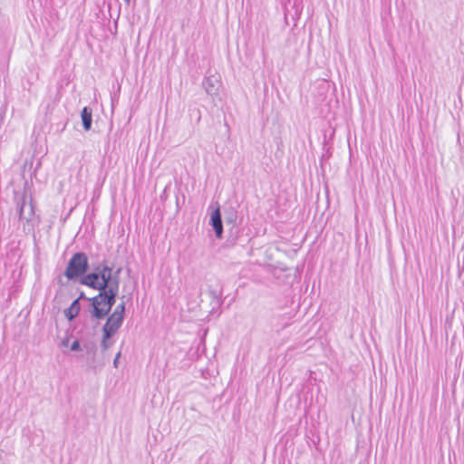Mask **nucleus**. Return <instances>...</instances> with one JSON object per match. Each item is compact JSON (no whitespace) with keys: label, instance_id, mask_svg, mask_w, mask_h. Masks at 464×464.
Segmentation results:
<instances>
[{"label":"nucleus","instance_id":"423d86ee","mask_svg":"<svg viewBox=\"0 0 464 464\" xmlns=\"http://www.w3.org/2000/svg\"><path fill=\"white\" fill-rule=\"evenodd\" d=\"M209 224L213 227L216 237L218 239L222 238L223 223L221 218V213L218 208L211 213Z\"/></svg>","mask_w":464,"mask_h":464},{"label":"nucleus","instance_id":"0eeeda50","mask_svg":"<svg viewBox=\"0 0 464 464\" xmlns=\"http://www.w3.org/2000/svg\"><path fill=\"white\" fill-rule=\"evenodd\" d=\"M81 311V304L79 299L72 301L71 305L64 310V314L69 321H72L76 318Z\"/></svg>","mask_w":464,"mask_h":464},{"label":"nucleus","instance_id":"20e7f679","mask_svg":"<svg viewBox=\"0 0 464 464\" xmlns=\"http://www.w3.org/2000/svg\"><path fill=\"white\" fill-rule=\"evenodd\" d=\"M123 320L124 319L121 318L120 316H116L111 314L102 327V332H105L106 334L105 336H113L121 328Z\"/></svg>","mask_w":464,"mask_h":464},{"label":"nucleus","instance_id":"4468645a","mask_svg":"<svg viewBox=\"0 0 464 464\" xmlns=\"http://www.w3.org/2000/svg\"><path fill=\"white\" fill-rule=\"evenodd\" d=\"M123 1H124V3H125L126 5H130V0H123Z\"/></svg>","mask_w":464,"mask_h":464},{"label":"nucleus","instance_id":"f257e3e1","mask_svg":"<svg viewBox=\"0 0 464 464\" xmlns=\"http://www.w3.org/2000/svg\"><path fill=\"white\" fill-rule=\"evenodd\" d=\"M121 272V267L113 270L107 261L103 260L92 272L80 279L82 285L99 291L97 295L88 298L92 317L99 320L105 318L115 304L120 290Z\"/></svg>","mask_w":464,"mask_h":464},{"label":"nucleus","instance_id":"39448f33","mask_svg":"<svg viewBox=\"0 0 464 464\" xmlns=\"http://www.w3.org/2000/svg\"><path fill=\"white\" fill-rule=\"evenodd\" d=\"M18 212L19 218L21 220L29 222L34 215V208L32 204V199L27 201L25 197H24L21 201L18 202Z\"/></svg>","mask_w":464,"mask_h":464},{"label":"nucleus","instance_id":"7ed1b4c3","mask_svg":"<svg viewBox=\"0 0 464 464\" xmlns=\"http://www.w3.org/2000/svg\"><path fill=\"white\" fill-rule=\"evenodd\" d=\"M202 84L208 95L212 97L218 95V91L221 86L220 77L218 75H209L205 77Z\"/></svg>","mask_w":464,"mask_h":464},{"label":"nucleus","instance_id":"6e6552de","mask_svg":"<svg viewBox=\"0 0 464 464\" xmlns=\"http://www.w3.org/2000/svg\"><path fill=\"white\" fill-rule=\"evenodd\" d=\"M82 126L85 130H90L92 124V112L88 107H84L81 112Z\"/></svg>","mask_w":464,"mask_h":464},{"label":"nucleus","instance_id":"9b49d317","mask_svg":"<svg viewBox=\"0 0 464 464\" xmlns=\"http://www.w3.org/2000/svg\"><path fill=\"white\" fill-rule=\"evenodd\" d=\"M71 350L72 351H80L81 350V344L78 340H75L72 342V343L71 345Z\"/></svg>","mask_w":464,"mask_h":464},{"label":"nucleus","instance_id":"f03ea898","mask_svg":"<svg viewBox=\"0 0 464 464\" xmlns=\"http://www.w3.org/2000/svg\"><path fill=\"white\" fill-rule=\"evenodd\" d=\"M89 269V261L85 253L76 252L70 258L64 271V276L69 280L81 279L85 276Z\"/></svg>","mask_w":464,"mask_h":464},{"label":"nucleus","instance_id":"f8f14e48","mask_svg":"<svg viewBox=\"0 0 464 464\" xmlns=\"http://www.w3.org/2000/svg\"><path fill=\"white\" fill-rule=\"evenodd\" d=\"M121 355V352H119V353L116 354L115 358H114L113 365H114V367H115V368H118L119 359H120Z\"/></svg>","mask_w":464,"mask_h":464},{"label":"nucleus","instance_id":"1a4fd4ad","mask_svg":"<svg viewBox=\"0 0 464 464\" xmlns=\"http://www.w3.org/2000/svg\"><path fill=\"white\" fill-rule=\"evenodd\" d=\"M111 314L120 316L121 318L124 319L125 314V302L120 303L114 309V311L111 313Z\"/></svg>","mask_w":464,"mask_h":464},{"label":"nucleus","instance_id":"ddd939ff","mask_svg":"<svg viewBox=\"0 0 464 464\" xmlns=\"http://www.w3.org/2000/svg\"><path fill=\"white\" fill-rule=\"evenodd\" d=\"M88 298L89 297H87L83 292H81V294H80V295H79V297L77 299H79V301H80L81 299L88 300Z\"/></svg>","mask_w":464,"mask_h":464},{"label":"nucleus","instance_id":"9d476101","mask_svg":"<svg viewBox=\"0 0 464 464\" xmlns=\"http://www.w3.org/2000/svg\"><path fill=\"white\" fill-rule=\"evenodd\" d=\"M105 332H102V342H101V347L103 351H106L108 350L111 345L112 344V342L110 341V339L112 337V336H105Z\"/></svg>","mask_w":464,"mask_h":464}]
</instances>
